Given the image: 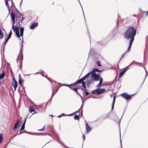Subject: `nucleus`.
Returning <instances> with one entry per match:
<instances>
[{
	"mask_svg": "<svg viewBox=\"0 0 148 148\" xmlns=\"http://www.w3.org/2000/svg\"><path fill=\"white\" fill-rule=\"evenodd\" d=\"M21 133V132H20L18 134H20Z\"/></svg>",
	"mask_w": 148,
	"mask_h": 148,
	"instance_id": "nucleus-52",
	"label": "nucleus"
},
{
	"mask_svg": "<svg viewBox=\"0 0 148 148\" xmlns=\"http://www.w3.org/2000/svg\"><path fill=\"white\" fill-rule=\"evenodd\" d=\"M45 130V126H44L42 129H39L38 130L39 131H44Z\"/></svg>",
	"mask_w": 148,
	"mask_h": 148,
	"instance_id": "nucleus-28",
	"label": "nucleus"
},
{
	"mask_svg": "<svg viewBox=\"0 0 148 148\" xmlns=\"http://www.w3.org/2000/svg\"><path fill=\"white\" fill-rule=\"evenodd\" d=\"M84 80L83 78H82L78 80L75 83H73V84L74 85H75L77 84H80L81 83L82 84Z\"/></svg>",
	"mask_w": 148,
	"mask_h": 148,
	"instance_id": "nucleus-8",
	"label": "nucleus"
},
{
	"mask_svg": "<svg viewBox=\"0 0 148 148\" xmlns=\"http://www.w3.org/2000/svg\"><path fill=\"white\" fill-rule=\"evenodd\" d=\"M21 120L19 119H18L17 120L16 122L15 123L14 127V130H15L16 129L17 127L19 126V123L20 122Z\"/></svg>",
	"mask_w": 148,
	"mask_h": 148,
	"instance_id": "nucleus-9",
	"label": "nucleus"
},
{
	"mask_svg": "<svg viewBox=\"0 0 148 148\" xmlns=\"http://www.w3.org/2000/svg\"><path fill=\"white\" fill-rule=\"evenodd\" d=\"M25 19V18L24 17H22L21 19V23H22V21H23Z\"/></svg>",
	"mask_w": 148,
	"mask_h": 148,
	"instance_id": "nucleus-33",
	"label": "nucleus"
},
{
	"mask_svg": "<svg viewBox=\"0 0 148 148\" xmlns=\"http://www.w3.org/2000/svg\"><path fill=\"white\" fill-rule=\"evenodd\" d=\"M16 135H17V134H16L15 135V136Z\"/></svg>",
	"mask_w": 148,
	"mask_h": 148,
	"instance_id": "nucleus-53",
	"label": "nucleus"
},
{
	"mask_svg": "<svg viewBox=\"0 0 148 148\" xmlns=\"http://www.w3.org/2000/svg\"><path fill=\"white\" fill-rule=\"evenodd\" d=\"M133 95H129L127 93H124L121 94V96L122 97L125 99L127 100H129L131 98L132 96Z\"/></svg>",
	"mask_w": 148,
	"mask_h": 148,
	"instance_id": "nucleus-4",
	"label": "nucleus"
},
{
	"mask_svg": "<svg viewBox=\"0 0 148 148\" xmlns=\"http://www.w3.org/2000/svg\"><path fill=\"white\" fill-rule=\"evenodd\" d=\"M124 54H123L121 56V57L122 58H123L124 56Z\"/></svg>",
	"mask_w": 148,
	"mask_h": 148,
	"instance_id": "nucleus-46",
	"label": "nucleus"
},
{
	"mask_svg": "<svg viewBox=\"0 0 148 148\" xmlns=\"http://www.w3.org/2000/svg\"><path fill=\"white\" fill-rule=\"evenodd\" d=\"M82 137H83V140H85V136H84V134H83V135Z\"/></svg>",
	"mask_w": 148,
	"mask_h": 148,
	"instance_id": "nucleus-35",
	"label": "nucleus"
},
{
	"mask_svg": "<svg viewBox=\"0 0 148 148\" xmlns=\"http://www.w3.org/2000/svg\"><path fill=\"white\" fill-rule=\"evenodd\" d=\"M99 80H100V81H99V83H100V84H101L103 82V79L102 78V77H100V78L99 79Z\"/></svg>",
	"mask_w": 148,
	"mask_h": 148,
	"instance_id": "nucleus-25",
	"label": "nucleus"
},
{
	"mask_svg": "<svg viewBox=\"0 0 148 148\" xmlns=\"http://www.w3.org/2000/svg\"><path fill=\"white\" fill-rule=\"evenodd\" d=\"M77 90H78V88H74L73 89V90L76 92L78 95H79V96H80V94L78 92Z\"/></svg>",
	"mask_w": 148,
	"mask_h": 148,
	"instance_id": "nucleus-20",
	"label": "nucleus"
},
{
	"mask_svg": "<svg viewBox=\"0 0 148 148\" xmlns=\"http://www.w3.org/2000/svg\"><path fill=\"white\" fill-rule=\"evenodd\" d=\"M5 75V71H3L2 73H0V79H3Z\"/></svg>",
	"mask_w": 148,
	"mask_h": 148,
	"instance_id": "nucleus-14",
	"label": "nucleus"
},
{
	"mask_svg": "<svg viewBox=\"0 0 148 148\" xmlns=\"http://www.w3.org/2000/svg\"><path fill=\"white\" fill-rule=\"evenodd\" d=\"M32 108L33 107L32 106H30L29 107V111L30 113H32V112H35V111L34 110V109H33Z\"/></svg>",
	"mask_w": 148,
	"mask_h": 148,
	"instance_id": "nucleus-17",
	"label": "nucleus"
},
{
	"mask_svg": "<svg viewBox=\"0 0 148 148\" xmlns=\"http://www.w3.org/2000/svg\"><path fill=\"white\" fill-rule=\"evenodd\" d=\"M13 79L14 80V82L15 81H16L15 79V78H14V77H13Z\"/></svg>",
	"mask_w": 148,
	"mask_h": 148,
	"instance_id": "nucleus-44",
	"label": "nucleus"
},
{
	"mask_svg": "<svg viewBox=\"0 0 148 148\" xmlns=\"http://www.w3.org/2000/svg\"><path fill=\"white\" fill-rule=\"evenodd\" d=\"M11 2H12V3H13V1L12 0V1H11Z\"/></svg>",
	"mask_w": 148,
	"mask_h": 148,
	"instance_id": "nucleus-51",
	"label": "nucleus"
},
{
	"mask_svg": "<svg viewBox=\"0 0 148 148\" xmlns=\"http://www.w3.org/2000/svg\"><path fill=\"white\" fill-rule=\"evenodd\" d=\"M3 139V136L2 133H0V143L2 142Z\"/></svg>",
	"mask_w": 148,
	"mask_h": 148,
	"instance_id": "nucleus-21",
	"label": "nucleus"
},
{
	"mask_svg": "<svg viewBox=\"0 0 148 148\" xmlns=\"http://www.w3.org/2000/svg\"><path fill=\"white\" fill-rule=\"evenodd\" d=\"M64 115H65L64 114H63L62 115H59V116H58V117L60 118L62 116H64Z\"/></svg>",
	"mask_w": 148,
	"mask_h": 148,
	"instance_id": "nucleus-37",
	"label": "nucleus"
},
{
	"mask_svg": "<svg viewBox=\"0 0 148 148\" xmlns=\"http://www.w3.org/2000/svg\"><path fill=\"white\" fill-rule=\"evenodd\" d=\"M34 112L33 113V114H34V113H37V112Z\"/></svg>",
	"mask_w": 148,
	"mask_h": 148,
	"instance_id": "nucleus-49",
	"label": "nucleus"
},
{
	"mask_svg": "<svg viewBox=\"0 0 148 148\" xmlns=\"http://www.w3.org/2000/svg\"><path fill=\"white\" fill-rule=\"evenodd\" d=\"M129 68L128 67H126L123 69L122 71L121 72V77L124 74V73Z\"/></svg>",
	"mask_w": 148,
	"mask_h": 148,
	"instance_id": "nucleus-11",
	"label": "nucleus"
},
{
	"mask_svg": "<svg viewBox=\"0 0 148 148\" xmlns=\"http://www.w3.org/2000/svg\"><path fill=\"white\" fill-rule=\"evenodd\" d=\"M86 132L87 134H88L92 130V129L87 123H86Z\"/></svg>",
	"mask_w": 148,
	"mask_h": 148,
	"instance_id": "nucleus-6",
	"label": "nucleus"
},
{
	"mask_svg": "<svg viewBox=\"0 0 148 148\" xmlns=\"http://www.w3.org/2000/svg\"><path fill=\"white\" fill-rule=\"evenodd\" d=\"M12 34V32L11 30L8 34V38H11Z\"/></svg>",
	"mask_w": 148,
	"mask_h": 148,
	"instance_id": "nucleus-24",
	"label": "nucleus"
},
{
	"mask_svg": "<svg viewBox=\"0 0 148 148\" xmlns=\"http://www.w3.org/2000/svg\"><path fill=\"white\" fill-rule=\"evenodd\" d=\"M115 98H116V97H115V96L114 97L113 100V102H112V110L114 108V105L115 102Z\"/></svg>",
	"mask_w": 148,
	"mask_h": 148,
	"instance_id": "nucleus-16",
	"label": "nucleus"
},
{
	"mask_svg": "<svg viewBox=\"0 0 148 148\" xmlns=\"http://www.w3.org/2000/svg\"><path fill=\"white\" fill-rule=\"evenodd\" d=\"M119 78H120V73H119Z\"/></svg>",
	"mask_w": 148,
	"mask_h": 148,
	"instance_id": "nucleus-42",
	"label": "nucleus"
},
{
	"mask_svg": "<svg viewBox=\"0 0 148 148\" xmlns=\"http://www.w3.org/2000/svg\"><path fill=\"white\" fill-rule=\"evenodd\" d=\"M38 25V23L37 22H34L33 23L30 27V29H34Z\"/></svg>",
	"mask_w": 148,
	"mask_h": 148,
	"instance_id": "nucleus-7",
	"label": "nucleus"
},
{
	"mask_svg": "<svg viewBox=\"0 0 148 148\" xmlns=\"http://www.w3.org/2000/svg\"><path fill=\"white\" fill-rule=\"evenodd\" d=\"M5 45H4V47H3V50H4V48H5Z\"/></svg>",
	"mask_w": 148,
	"mask_h": 148,
	"instance_id": "nucleus-50",
	"label": "nucleus"
},
{
	"mask_svg": "<svg viewBox=\"0 0 148 148\" xmlns=\"http://www.w3.org/2000/svg\"><path fill=\"white\" fill-rule=\"evenodd\" d=\"M102 70H99V72H102Z\"/></svg>",
	"mask_w": 148,
	"mask_h": 148,
	"instance_id": "nucleus-47",
	"label": "nucleus"
},
{
	"mask_svg": "<svg viewBox=\"0 0 148 148\" xmlns=\"http://www.w3.org/2000/svg\"><path fill=\"white\" fill-rule=\"evenodd\" d=\"M4 34L2 32L1 29L0 28V39H2L3 37Z\"/></svg>",
	"mask_w": 148,
	"mask_h": 148,
	"instance_id": "nucleus-15",
	"label": "nucleus"
},
{
	"mask_svg": "<svg viewBox=\"0 0 148 148\" xmlns=\"http://www.w3.org/2000/svg\"><path fill=\"white\" fill-rule=\"evenodd\" d=\"M82 86L84 87V88L85 89L86 88V87L85 86L86 83L85 82H83L82 83Z\"/></svg>",
	"mask_w": 148,
	"mask_h": 148,
	"instance_id": "nucleus-27",
	"label": "nucleus"
},
{
	"mask_svg": "<svg viewBox=\"0 0 148 148\" xmlns=\"http://www.w3.org/2000/svg\"><path fill=\"white\" fill-rule=\"evenodd\" d=\"M12 84L14 88V90H16L18 86V84L16 81H15L14 82H12Z\"/></svg>",
	"mask_w": 148,
	"mask_h": 148,
	"instance_id": "nucleus-10",
	"label": "nucleus"
},
{
	"mask_svg": "<svg viewBox=\"0 0 148 148\" xmlns=\"http://www.w3.org/2000/svg\"><path fill=\"white\" fill-rule=\"evenodd\" d=\"M11 20H12V29H13V32L15 33L16 35L18 38H20V36L22 37L23 36L24 28L23 27H21L20 28V35H19V29L20 26V20H19L18 22V26H17L16 24V25H14L15 23V16L14 13L12 12L10 14Z\"/></svg>",
	"mask_w": 148,
	"mask_h": 148,
	"instance_id": "nucleus-1",
	"label": "nucleus"
},
{
	"mask_svg": "<svg viewBox=\"0 0 148 148\" xmlns=\"http://www.w3.org/2000/svg\"><path fill=\"white\" fill-rule=\"evenodd\" d=\"M23 82V81L21 78V75L20 74L18 76V83L19 84L22 85V83Z\"/></svg>",
	"mask_w": 148,
	"mask_h": 148,
	"instance_id": "nucleus-12",
	"label": "nucleus"
},
{
	"mask_svg": "<svg viewBox=\"0 0 148 148\" xmlns=\"http://www.w3.org/2000/svg\"><path fill=\"white\" fill-rule=\"evenodd\" d=\"M119 126L120 127V120H119Z\"/></svg>",
	"mask_w": 148,
	"mask_h": 148,
	"instance_id": "nucleus-39",
	"label": "nucleus"
},
{
	"mask_svg": "<svg viewBox=\"0 0 148 148\" xmlns=\"http://www.w3.org/2000/svg\"><path fill=\"white\" fill-rule=\"evenodd\" d=\"M90 73H91V71L88 73L85 76L82 78L85 80L87 77L89 76Z\"/></svg>",
	"mask_w": 148,
	"mask_h": 148,
	"instance_id": "nucleus-19",
	"label": "nucleus"
},
{
	"mask_svg": "<svg viewBox=\"0 0 148 148\" xmlns=\"http://www.w3.org/2000/svg\"><path fill=\"white\" fill-rule=\"evenodd\" d=\"M84 91L85 92V95H88L89 94V93L88 92L86 91V90H84Z\"/></svg>",
	"mask_w": 148,
	"mask_h": 148,
	"instance_id": "nucleus-31",
	"label": "nucleus"
},
{
	"mask_svg": "<svg viewBox=\"0 0 148 148\" xmlns=\"http://www.w3.org/2000/svg\"><path fill=\"white\" fill-rule=\"evenodd\" d=\"M9 38H8V37H7V38L6 39L5 42L4 43L5 45H6L7 42L8 41V40Z\"/></svg>",
	"mask_w": 148,
	"mask_h": 148,
	"instance_id": "nucleus-29",
	"label": "nucleus"
},
{
	"mask_svg": "<svg viewBox=\"0 0 148 148\" xmlns=\"http://www.w3.org/2000/svg\"><path fill=\"white\" fill-rule=\"evenodd\" d=\"M18 15H19V16H18V17H19V18H20L21 16V15L22 14L20 12H18Z\"/></svg>",
	"mask_w": 148,
	"mask_h": 148,
	"instance_id": "nucleus-32",
	"label": "nucleus"
},
{
	"mask_svg": "<svg viewBox=\"0 0 148 148\" xmlns=\"http://www.w3.org/2000/svg\"><path fill=\"white\" fill-rule=\"evenodd\" d=\"M100 61H99L97 62V65L99 66H101V63H100Z\"/></svg>",
	"mask_w": 148,
	"mask_h": 148,
	"instance_id": "nucleus-30",
	"label": "nucleus"
},
{
	"mask_svg": "<svg viewBox=\"0 0 148 148\" xmlns=\"http://www.w3.org/2000/svg\"><path fill=\"white\" fill-rule=\"evenodd\" d=\"M99 70L97 69H94L93 70L91 71V73H95V71L98 72H99Z\"/></svg>",
	"mask_w": 148,
	"mask_h": 148,
	"instance_id": "nucleus-18",
	"label": "nucleus"
},
{
	"mask_svg": "<svg viewBox=\"0 0 148 148\" xmlns=\"http://www.w3.org/2000/svg\"><path fill=\"white\" fill-rule=\"evenodd\" d=\"M8 1L7 0L6 1V5L7 6H8Z\"/></svg>",
	"mask_w": 148,
	"mask_h": 148,
	"instance_id": "nucleus-40",
	"label": "nucleus"
},
{
	"mask_svg": "<svg viewBox=\"0 0 148 148\" xmlns=\"http://www.w3.org/2000/svg\"><path fill=\"white\" fill-rule=\"evenodd\" d=\"M65 86L69 87L70 88V87H72L73 86H74V85L73 84H71V85H68V84H64V85Z\"/></svg>",
	"mask_w": 148,
	"mask_h": 148,
	"instance_id": "nucleus-26",
	"label": "nucleus"
},
{
	"mask_svg": "<svg viewBox=\"0 0 148 148\" xmlns=\"http://www.w3.org/2000/svg\"><path fill=\"white\" fill-rule=\"evenodd\" d=\"M146 16L148 15V12H146Z\"/></svg>",
	"mask_w": 148,
	"mask_h": 148,
	"instance_id": "nucleus-45",
	"label": "nucleus"
},
{
	"mask_svg": "<svg viewBox=\"0 0 148 148\" xmlns=\"http://www.w3.org/2000/svg\"><path fill=\"white\" fill-rule=\"evenodd\" d=\"M92 80H89L88 81V83H87V86L88 87H89V85H90L92 82Z\"/></svg>",
	"mask_w": 148,
	"mask_h": 148,
	"instance_id": "nucleus-22",
	"label": "nucleus"
},
{
	"mask_svg": "<svg viewBox=\"0 0 148 148\" xmlns=\"http://www.w3.org/2000/svg\"><path fill=\"white\" fill-rule=\"evenodd\" d=\"M92 77L93 78L94 80L96 81H98L99 80L100 76L99 75H97L96 73H91Z\"/></svg>",
	"mask_w": 148,
	"mask_h": 148,
	"instance_id": "nucleus-5",
	"label": "nucleus"
},
{
	"mask_svg": "<svg viewBox=\"0 0 148 148\" xmlns=\"http://www.w3.org/2000/svg\"><path fill=\"white\" fill-rule=\"evenodd\" d=\"M106 90L104 88L98 89L92 91V93L94 94L99 95L104 92Z\"/></svg>",
	"mask_w": 148,
	"mask_h": 148,
	"instance_id": "nucleus-3",
	"label": "nucleus"
},
{
	"mask_svg": "<svg viewBox=\"0 0 148 148\" xmlns=\"http://www.w3.org/2000/svg\"><path fill=\"white\" fill-rule=\"evenodd\" d=\"M81 89L82 90L83 92V93H84V90H85V89H84L83 88H81Z\"/></svg>",
	"mask_w": 148,
	"mask_h": 148,
	"instance_id": "nucleus-38",
	"label": "nucleus"
},
{
	"mask_svg": "<svg viewBox=\"0 0 148 148\" xmlns=\"http://www.w3.org/2000/svg\"><path fill=\"white\" fill-rule=\"evenodd\" d=\"M70 88L73 90V89L74 88H73V87L72 86L70 87Z\"/></svg>",
	"mask_w": 148,
	"mask_h": 148,
	"instance_id": "nucleus-41",
	"label": "nucleus"
},
{
	"mask_svg": "<svg viewBox=\"0 0 148 148\" xmlns=\"http://www.w3.org/2000/svg\"><path fill=\"white\" fill-rule=\"evenodd\" d=\"M101 84H100V83H99V84L97 85V87H100Z\"/></svg>",
	"mask_w": 148,
	"mask_h": 148,
	"instance_id": "nucleus-36",
	"label": "nucleus"
},
{
	"mask_svg": "<svg viewBox=\"0 0 148 148\" xmlns=\"http://www.w3.org/2000/svg\"><path fill=\"white\" fill-rule=\"evenodd\" d=\"M77 112V111H76V112H75V113H73V114H68V115H66L67 116H72L73 115V114H75L76 112Z\"/></svg>",
	"mask_w": 148,
	"mask_h": 148,
	"instance_id": "nucleus-34",
	"label": "nucleus"
},
{
	"mask_svg": "<svg viewBox=\"0 0 148 148\" xmlns=\"http://www.w3.org/2000/svg\"><path fill=\"white\" fill-rule=\"evenodd\" d=\"M26 119H25V121L23 123V124L22 126L21 127V128L20 129V132L22 131L24 129L25 127V124L26 121Z\"/></svg>",
	"mask_w": 148,
	"mask_h": 148,
	"instance_id": "nucleus-13",
	"label": "nucleus"
},
{
	"mask_svg": "<svg viewBox=\"0 0 148 148\" xmlns=\"http://www.w3.org/2000/svg\"><path fill=\"white\" fill-rule=\"evenodd\" d=\"M16 12H17L18 13V12H19L18 11V10L16 8Z\"/></svg>",
	"mask_w": 148,
	"mask_h": 148,
	"instance_id": "nucleus-43",
	"label": "nucleus"
},
{
	"mask_svg": "<svg viewBox=\"0 0 148 148\" xmlns=\"http://www.w3.org/2000/svg\"><path fill=\"white\" fill-rule=\"evenodd\" d=\"M79 115H75L74 116V119H79Z\"/></svg>",
	"mask_w": 148,
	"mask_h": 148,
	"instance_id": "nucleus-23",
	"label": "nucleus"
},
{
	"mask_svg": "<svg viewBox=\"0 0 148 148\" xmlns=\"http://www.w3.org/2000/svg\"><path fill=\"white\" fill-rule=\"evenodd\" d=\"M136 29H135L134 27L131 26L129 27L125 33L124 35L125 37L128 39L130 38V41L129 45L127 51L130 50V47L133 41L134 40V36L136 34Z\"/></svg>",
	"mask_w": 148,
	"mask_h": 148,
	"instance_id": "nucleus-2",
	"label": "nucleus"
},
{
	"mask_svg": "<svg viewBox=\"0 0 148 148\" xmlns=\"http://www.w3.org/2000/svg\"><path fill=\"white\" fill-rule=\"evenodd\" d=\"M77 88H78V89H81V88H80V87H78Z\"/></svg>",
	"mask_w": 148,
	"mask_h": 148,
	"instance_id": "nucleus-48",
	"label": "nucleus"
}]
</instances>
